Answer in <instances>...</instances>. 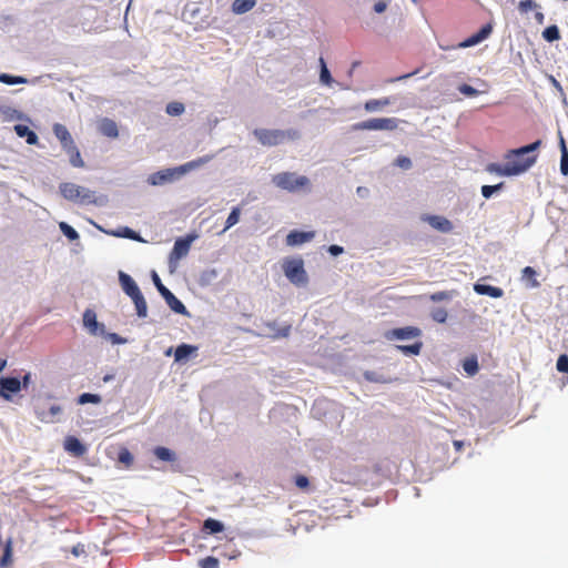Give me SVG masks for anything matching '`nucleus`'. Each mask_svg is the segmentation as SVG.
Listing matches in <instances>:
<instances>
[{
	"label": "nucleus",
	"mask_w": 568,
	"mask_h": 568,
	"mask_svg": "<svg viewBox=\"0 0 568 568\" xmlns=\"http://www.w3.org/2000/svg\"><path fill=\"white\" fill-rule=\"evenodd\" d=\"M99 131L104 136L115 139L119 135V130L116 123L108 118H104L99 123Z\"/></svg>",
	"instance_id": "nucleus-19"
},
{
	"label": "nucleus",
	"mask_w": 568,
	"mask_h": 568,
	"mask_svg": "<svg viewBox=\"0 0 568 568\" xmlns=\"http://www.w3.org/2000/svg\"><path fill=\"white\" fill-rule=\"evenodd\" d=\"M458 91L467 97H476L478 94V90L473 88L471 85L469 84H460L458 87Z\"/></svg>",
	"instance_id": "nucleus-48"
},
{
	"label": "nucleus",
	"mask_w": 568,
	"mask_h": 568,
	"mask_svg": "<svg viewBox=\"0 0 568 568\" xmlns=\"http://www.w3.org/2000/svg\"><path fill=\"white\" fill-rule=\"evenodd\" d=\"M559 146H560V172L562 175H568V150L566 146L565 138L559 133Z\"/></svg>",
	"instance_id": "nucleus-24"
},
{
	"label": "nucleus",
	"mask_w": 568,
	"mask_h": 568,
	"mask_svg": "<svg viewBox=\"0 0 568 568\" xmlns=\"http://www.w3.org/2000/svg\"><path fill=\"white\" fill-rule=\"evenodd\" d=\"M542 18H544L542 13H537V19H542Z\"/></svg>",
	"instance_id": "nucleus-62"
},
{
	"label": "nucleus",
	"mask_w": 568,
	"mask_h": 568,
	"mask_svg": "<svg viewBox=\"0 0 568 568\" xmlns=\"http://www.w3.org/2000/svg\"><path fill=\"white\" fill-rule=\"evenodd\" d=\"M69 155V161L74 168H84V161L75 143L63 150Z\"/></svg>",
	"instance_id": "nucleus-23"
},
{
	"label": "nucleus",
	"mask_w": 568,
	"mask_h": 568,
	"mask_svg": "<svg viewBox=\"0 0 568 568\" xmlns=\"http://www.w3.org/2000/svg\"><path fill=\"white\" fill-rule=\"evenodd\" d=\"M422 336V329L416 326H405L389 329L385 333V338L388 341L395 339H412L419 338Z\"/></svg>",
	"instance_id": "nucleus-10"
},
{
	"label": "nucleus",
	"mask_w": 568,
	"mask_h": 568,
	"mask_svg": "<svg viewBox=\"0 0 568 568\" xmlns=\"http://www.w3.org/2000/svg\"><path fill=\"white\" fill-rule=\"evenodd\" d=\"M119 280L122 290L132 298L138 316L145 317L148 314V305L134 280L123 272H120Z\"/></svg>",
	"instance_id": "nucleus-2"
},
{
	"label": "nucleus",
	"mask_w": 568,
	"mask_h": 568,
	"mask_svg": "<svg viewBox=\"0 0 568 568\" xmlns=\"http://www.w3.org/2000/svg\"><path fill=\"white\" fill-rule=\"evenodd\" d=\"M541 144L540 140H537L536 142L521 146L519 149L510 150L506 154V160L508 163H525L527 160L532 159L534 164L536 163L537 155H528L529 153L536 151Z\"/></svg>",
	"instance_id": "nucleus-9"
},
{
	"label": "nucleus",
	"mask_w": 568,
	"mask_h": 568,
	"mask_svg": "<svg viewBox=\"0 0 568 568\" xmlns=\"http://www.w3.org/2000/svg\"><path fill=\"white\" fill-rule=\"evenodd\" d=\"M491 32H493V26H491V23H487V24L483 26L479 29V31H477L476 33H474L473 36L468 37L463 42H460L458 44V48L474 47V45L480 43L481 41L486 40L491 34Z\"/></svg>",
	"instance_id": "nucleus-13"
},
{
	"label": "nucleus",
	"mask_w": 568,
	"mask_h": 568,
	"mask_svg": "<svg viewBox=\"0 0 568 568\" xmlns=\"http://www.w3.org/2000/svg\"><path fill=\"white\" fill-rule=\"evenodd\" d=\"M59 190L61 195L71 202L80 204H94L97 202L93 191L80 186L75 183L63 182L59 185Z\"/></svg>",
	"instance_id": "nucleus-3"
},
{
	"label": "nucleus",
	"mask_w": 568,
	"mask_h": 568,
	"mask_svg": "<svg viewBox=\"0 0 568 568\" xmlns=\"http://www.w3.org/2000/svg\"><path fill=\"white\" fill-rule=\"evenodd\" d=\"M357 65H358V62H354V63H353L352 69H351V71H349V74H352L353 70H354L355 68H357Z\"/></svg>",
	"instance_id": "nucleus-61"
},
{
	"label": "nucleus",
	"mask_w": 568,
	"mask_h": 568,
	"mask_svg": "<svg viewBox=\"0 0 568 568\" xmlns=\"http://www.w3.org/2000/svg\"><path fill=\"white\" fill-rule=\"evenodd\" d=\"M14 131L19 138H26L28 144H37L38 135L24 124L14 125Z\"/></svg>",
	"instance_id": "nucleus-22"
},
{
	"label": "nucleus",
	"mask_w": 568,
	"mask_h": 568,
	"mask_svg": "<svg viewBox=\"0 0 568 568\" xmlns=\"http://www.w3.org/2000/svg\"><path fill=\"white\" fill-rule=\"evenodd\" d=\"M556 366L560 373H568V355H560Z\"/></svg>",
	"instance_id": "nucleus-49"
},
{
	"label": "nucleus",
	"mask_w": 568,
	"mask_h": 568,
	"mask_svg": "<svg viewBox=\"0 0 568 568\" xmlns=\"http://www.w3.org/2000/svg\"><path fill=\"white\" fill-rule=\"evenodd\" d=\"M116 236H123L134 241H141L140 235L130 227H123L121 231L113 233Z\"/></svg>",
	"instance_id": "nucleus-45"
},
{
	"label": "nucleus",
	"mask_w": 568,
	"mask_h": 568,
	"mask_svg": "<svg viewBox=\"0 0 568 568\" xmlns=\"http://www.w3.org/2000/svg\"><path fill=\"white\" fill-rule=\"evenodd\" d=\"M415 73L416 72H412V73H407V74L400 75V77L394 79L393 81H400V80L407 79V78L412 77Z\"/></svg>",
	"instance_id": "nucleus-58"
},
{
	"label": "nucleus",
	"mask_w": 568,
	"mask_h": 568,
	"mask_svg": "<svg viewBox=\"0 0 568 568\" xmlns=\"http://www.w3.org/2000/svg\"><path fill=\"white\" fill-rule=\"evenodd\" d=\"M343 251H344V250H343V247H342V246H338V245H331V246L328 247V252H329L332 255H334V256H337V255L342 254V253H343Z\"/></svg>",
	"instance_id": "nucleus-56"
},
{
	"label": "nucleus",
	"mask_w": 568,
	"mask_h": 568,
	"mask_svg": "<svg viewBox=\"0 0 568 568\" xmlns=\"http://www.w3.org/2000/svg\"><path fill=\"white\" fill-rule=\"evenodd\" d=\"M239 556H241V552L235 554V556H232L231 558L235 559V557H239Z\"/></svg>",
	"instance_id": "nucleus-64"
},
{
	"label": "nucleus",
	"mask_w": 568,
	"mask_h": 568,
	"mask_svg": "<svg viewBox=\"0 0 568 568\" xmlns=\"http://www.w3.org/2000/svg\"><path fill=\"white\" fill-rule=\"evenodd\" d=\"M31 382V374L27 373L21 381V388H27Z\"/></svg>",
	"instance_id": "nucleus-57"
},
{
	"label": "nucleus",
	"mask_w": 568,
	"mask_h": 568,
	"mask_svg": "<svg viewBox=\"0 0 568 568\" xmlns=\"http://www.w3.org/2000/svg\"><path fill=\"white\" fill-rule=\"evenodd\" d=\"M396 164L404 170H408L412 168V161L407 156H398L396 159Z\"/></svg>",
	"instance_id": "nucleus-52"
},
{
	"label": "nucleus",
	"mask_w": 568,
	"mask_h": 568,
	"mask_svg": "<svg viewBox=\"0 0 568 568\" xmlns=\"http://www.w3.org/2000/svg\"><path fill=\"white\" fill-rule=\"evenodd\" d=\"M78 403L81 405L88 404V403L99 404V403H101V397H100V395H97V394L83 393L79 396Z\"/></svg>",
	"instance_id": "nucleus-42"
},
{
	"label": "nucleus",
	"mask_w": 568,
	"mask_h": 568,
	"mask_svg": "<svg viewBox=\"0 0 568 568\" xmlns=\"http://www.w3.org/2000/svg\"><path fill=\"white\" fill-rule=\"evenodd\" d=\"M0 82L9 85L26 83L27 79L22 77H16L8 73L0 74Z\"/></svg>",
	"instance_id": "nucleus-37"
},
{
	"label": "nucleus",
	"mask_w": 568,
	"mask_h": 568,
	"mask_svg": "<svg viewBox=\"0 0 568 568\" xmlns=\"http://www.w3.org/2000/svg\"><path fill=\"white\" fill-rule=\"evenodd\" d=\"M503 186V182L496 185H484L481 186V194L485 199H489L496 191L500 190Z\"/></svg>",
	"instance_id": "nucleus-46"
},
{
	"label": "nucleus",
	"mask_w": 568,
	"mask_h": 568,
	"mask_svg": "<svg viewBox=\"0 0 568 568\" xmlns=\"http://www.w3.org/2000/svg\"><path fill=\"white\" fill-rule=\"evenodd\" d=\"M196 351L195 346L187 345V344H181L176 347L174 356L175 361H182L185 359L187 356H190L192 353Z\"/></svg>",
	"instance_id": "nucleus-32"
},
{
	"label": "nucleus",
	"mask_w": 568,
	"mask_h": 568,
	"mask_svg": "<svg viewBox=\"0 0 568 568\" xmlns=\"http://www.w3.org/2000/svg\"><path fill=\"white\" fill-rule=\"evenodd\" d=\"M294 481H295V485H296L300 489H302V490H306V489H308V487H310V480H308V478H307L306 476H304V475H297V476L295 477Z\"/></svg>",
	"instance_id": "nucleus-51"
},
{
	"label": "nucleus",
	"mask_w": 568,
	"mask_h": 568,
	"mask_svg": "<svg viewBox=\"0 0 568 568\" xmlns=\"http://www.w3.org/2000/svg\"><path fill=\"white\" fill-rule=\"evenodd\" d=\"M195 237V235H187L186 237L178 239L170 254V258L180 260L185 256L189 253L191 244Z\"/></svg>",
	"instance_id": "nucleus-14"
},
{
	"label": "nucleus",
	"mask_w": 568,
	"mask_h": 568,
	"mask_svg": "<svg viewBox=\"0 0 568 568\" xmlns=\"http://www.w3.org/2000/svg\"><path fill=\"white\" fill-rule=\"evenodd\" d=\"M184 104L181 102H170L166 105V113L172 116L181 115L184 112Z\"/></svg>",
	"instance_id": "nucleus-39"
},
{
	"label": "nucleus",
	"mask_w": 568,
	"mask_h": 568,
	"mask_svg": "<svg viewBox=\"0 0 568 568\" xmlns=\"http://www.w3.org/2000/svg\"><path fill=\"white\" fill-rule=\"evenodd\" d=\"M537 272L531 266H526L521 271V278L529 282L532 288L539 287L540 283L536 278Z\"/></svg>",
	"instance_id": "nucleus-30"
},
{
	"label": "nucleus",
	"mask_w": 568,
	"mask_h": 568,
	"mask_svg": "<svg viewBox=\"0 0 568 568\" xmlns=\"http://www.w3.org/2000/svg\"><path fill=\"white\" fill-rule=\"evenodd\" d=\"M423 348V342L417 339L409 345H396V349L404 355H419Z\"/></svg>",
	"instance_id": "nucleus-26"
},
{
	"label": "nucleus",
	"mask_w": 568,
	"mask_h": 568,
	"mask_svg": "<svg viewBox=\"0 0 568 568\" xmlns=\"http://www.w3.org/2000/svg\"><path fill=\"white\" fill-rule=\"evenodd\" d=\"M392 102L393 100L389 97H385L382 99H371L365 102L364 109L367 112H376L388 106Z\"/></svg>",
	"instance_id": "nucleus-20"
},
{
	"label": "nucleus",
	"mask_w": 568,
	"mask_h": 568,
	"mask_svg": "<svg viewBox=\"0 0 568 568\" xmlns=\"http://www.w3.org/2000/svg\"><path fill=\"white\" fill-rule=\"evenodd\" d=\"M183 173L181 170H179V166L172 168V169H165L158 171L153 174H151L148 179V182L151 185H162L166 182H171L180 176H182Z\"/></svg>",
	"instance_id": "nucleus-11"
},
{
	"label": "nucleus",
	"mask_w": 568,
	"mask_h": 568,
	"mask_svg": "<svg viewBox=\"0 0 568 568\" xmlns=\"http://www.w3.org/2000/svg\"><path fill=\"white\" fill-rule=\"evenodd\" d=\"M83 323L87 327L91 328L92 332H95L98 326L95 313L91 310L85 311L83 314Z\"/></svg>",
	"instance_id": "nucleus-36"
},
{
	"label": "nucleus",
	"mask_w": 568,
	"mask_h": 568,
	"mask_svg": "<svg viewBox=\"0 0 568 568\" xmlns=\"http://www.w3.org/2000/svg\"><path fill=\"white\" fill-rule=\"evenodd\" d=\"M536 7L537 4L532 0H521L518 4V9L521 13H527Z\"/></svg>",
	"instance_id": "nucleus-47"
},
{
	"label": "nucleus",
	"mask_w": 568,
	"mask_h": 568,
	"mask_svg": "<svg viewBox=\"0 0 568 568\" xmlns=\"http://www.w3.org/2000/svg\"><path fill=\"white\" fill-rule=\"evenodd\" d=\"M257 141L265 146H275L283 143L285 140H295L300 136L298 131L290 130H270V129H255L253 131Z\"/></svg>",
	"instance_id": "nucleus-1"
},
{
	"label": "nucleus",
	"mask_w": 568,
	"mask_h": 568,
	"mask_svg": "<svg viewBox=\"0 0 568 568\" xmlns=\"http://www.w3.org/2000/svg\"><path fill=\"white\" fill-rule=\"evenodd\" d=\"M542 37L548 42H554L556 40H559L560 39V32H559L558 27L555 26V24L547 27L542 31Z\"/></svg>",
	"instance_id": "nucleus-35"
},
{
	"label": "nucleus",
	"mask_w": 568,
	"mask_h": 568,
	"mask_svg": "<svg viewBox=\"0 0 568 568\" xmlns=\"http://www.w3.org/2000/svg\"><path fill=\"white\" fill-rule=\"evenodd\" d=\"M285 276L295 285H304L307 282V275L304 270L302 258H288L283 264Z\"/></svg>",
	"instance_id": "nucleus-6"
},
{
	"label": "nucleus",
	"mask_w": 568,
	"mask_h": 568,
	"mask_svg": "<svg viewBox=\"0 0 568 568\" xmlns=\"http://www.w3.org/2000/svg\"><path fill=\"white\" fill-rule=\"evenodd\" d=\"M53 133L55 138L60 141L63 150L74 144V141L65 125L55 123L53 125Z\"/></svg>",
	"instance_id": "nucleus-15"
},
{
	"label": "nucleus",
	"mask_w": 568,
	"mask_h": 568,
	"mask_svg": "<svg viewBox=\"0 0 568 568\" xmlns=\"http://www.w3.org/2000/svg\"><path fill=\"white\" fill-rule=\"evenodd\" d=\"M111 379H113V375H105V376L103 377V382H104V383H108V382H110Z\"/></svg>",
	"instance_id": "nucleus-60"
},
{
	"label": "nucleus",
	"mask_w": 568,
	"mask_h": 568,
	"mask_svg": "<svg viewBox=\"0 0 568 568\" xmlns=\"http://www.w3.org/2000/svg\"><path fill=\"white\" fill-rule=\"evenodd\" d=\"M320 63H321V74H320L321 82L326 85H331L333 82V78H332L323 58H320Z\"/></svg>",
	"instance_id": "nucleus-38"
},
{
	"label": "nucleus",
	"mask_w": 568,
	"mask_h": 568,
	"mask_svg": "<svg viewBox=\"0 0 568 568\" xmlns=\"http://www.w3.org/2000/svg\"><path fill=\"white\" fill-rule=\"evenodd\" d=\"M534 165V160H527L525 163H508L504 165L497 163H490L487 165V171L504 176L518 175Z\"/></svg>",
	"instance_id": "nucleus-7"
},
{
	"label": "nucleus",
	"mask_w": 568,
	"mask_h": 568,
	"mask_svg": "<svg viewBox=\"0 0 568 568\" xmlns=\"http://www.w3.org/2000/svg\"><path fill=\"white\" fill-rule=\"evenodd\" d=\"M154 455L156 456V458H159L160 460H163V462H174L175 460V454L171 449L163 447V446L155 447Z\"/></svg>",
	"instance_id": "nucleus-33"
},
{
	"label": "nucleus",
	"mask_w": 568,
	"mask_h": 568,
	"mask_svg": "<svg viewBox=\"0 0 568 568\" xmlns=\"http://www.w3.org/2000/svg\"><path fill=\"white\" fill-rule=\"evenodd\" d=\"M152 278L159 293L164 297L170 308L178 314H186V307L184 304L166 286L163 285L161 278L155 272H153Z\"/></svg>",
	"instance_id": "nucleus-8"
},
{
	"label": "nucleus",
	"mask_w": 568,
	"mask_h": 568,
	"mask_svg": "<svg viewBox=\"0 0 568 568\" xmlns=\"http://www.w3.org/2000/svg\"><path fill=\"white\" fill-rule=\"evenodd\" d=\"M425 221H427L432 227H434L440 232H444V233H448L453 230L452 222L444 216L427 215L425 217Z\"/></svg>",
	"instance_id": "nucleus-18"
},
{
	"label": "nucleus",
	"mask_w": 568,
	"mask_h": 568,
	"mask_svg": "<svg viewBox=\"0 0 568 568\" xmlns=\"http://www.w3.org/2000/svg\"><path fill=\"white\" fill-rule=\"evenodd\" d=\"M240 214H241L240 207H234L231 211V213L229 214V216L226 219L225 227H224L223 232L229 230V229H231L232 226H234L239 222Z\"/></svg>",
	"instance_id": "nucleus-40"
},
{
	"label": "nucleus",
	"mask_w": 568,
	"mask_h": 568,
	"mask_svg": "<svg viewBox=\"0 0 568 568\" xmlns=\"http://www.w3.org/2000/svg\"><path fill=\"white\" fill-rule=\"evenodd\" d=\"M64 449L75 457H81L85 454V446L74 436H68L64 440Z\"/></svg>",
	"instance_id": "nucleus-16"
},
{
	"label": "nucleus",
	"mask_w": 568,
	"mask_h": 568,
	"mask_svg": "<svg viewBox=\"0 0 568 568\" xmlns=\"http://www.w3.org/2000/svg\"><path fill=\"white\" fill-rule=\"evenodd\" d=\"M212 155H204V156H201V158H197L193 161H190L185 164H182L179 166V170H181V172L183 174L190 172L191 170H194V169H197L204 164H206L207 162H210L212 160Z\"/></svg>",
	"instance_id": "nucleus-25"
},
{
	"label": "nucleus",
	"mask_w": 568,
	"mask_h": 568,
	"mask_svg": "<svg viewBox=\"0 0 568 568\" xmlns=\"http://www.w3.org/2000/svg\"><path fill=\"white\" fill-rule=\"evenodd\" d=\"M314 235V232L291 231L286 236V244L288 246L301 245L311 241Z\"/></svg>",
	"instance_id": "nucleus-17"
},
{
	"label": "nucleus",
	"mask_w": 568,
	"mask_h": 568,
	"mask_svg": "<svg viewBox=\"0 0 568 568\" xmlns=\"http://www.w3.org/2000/svg\"><path fill=\"white\" fill-rule=\"evenodd\" d=\"M255 3V0H234L232 4V10L237 14H242L252 10Z\"/></svg>",
	"instance_id": "nucleus-28"
},
{
	"label": "nucleus",
	"mask_w": 568,
	"mask_h": 568,
	"mask_svg": "<svg viewBox=\"0 0 568 568\" xmlns=\"http://www.w3.org/2000/svg\"><path fill=\"white\" fill-rule=\"evenodd\" d=\"M6 364H7V361L3 358H0V372L4 368Z\"/></svg>",
	"instance_id": "nucleus-59"
},
{
	"label": "nucleus",
	"mask_w": 568,
	"mask_h": 568,
	"mask_svg": "<svg viewBox=\"0 0 568 568\" xmlns=\"http://www.w3.org/2000/svg\"><path fill=\"white\" fill-rule=\"evenodd\" d=\"M118 460L121 464H124L126 467H130L133 463V455L125 447L121 448L118 454Z\"/></svg>",
	"instance_id": "nucleus-41"
},
{
	"label": "nucleus",
	"mask_w": 568,
	"mask_h": 568,
	"mask_svg": "<svg viewBox=\"0 0 568 568\" xmlns=\"http://www.w3.org/2000/svg\"><path fill=\"white\" fill-rule=\"evenodd\" d=\"M474 290L476 293H478L480 295H488L494 298H499L504 294V292L500 287L486 285V284H475Z\"/></svg>",
	"instance_id": "nucleus-21"
},
{
	"label": "nucleus",
	"mask_w": 568,
	"mask_h": 568,
	"mask_svg": "<svg viewBox=\"0 0 568 568\" xmlns=\"http://www.w3.org/2000/svg\"><path fill=\"white\" fill-rule=\"evenodd\" d=\"M203 530L207 534L222 532L224 530V525L214 518H207L203 523Z\"/></svg>",
	"instance_id": "nucleus-29"
},
{
	"label": "nucleus",
	"mask_w": 568,
	"mask_h": 568,
	"mask_svg": "<svg viewBox=\"0 0 568 568\" xmlns=\"http://www.w3.org/2000/svg\"><path fill=\"white\" fill-rule=\"evenodd\" d=\"M11 564H12V540L8 539L4 545L3 555L0 558V567L7 568Z\"/></svg>",
	"instance_id": "nucleus-31"
},
{
	"label": "nucleus",
	"mask_w": 568,
	"mask_h": 568,
	"mask_svg": "<svg viewBox=\"0 0 568 568\" xmlns=\"http://www.w3.org/2000/svg\"><path fill=\"white\" fill-rule=\"evenodd\" d=\"M60 230L61 232L70 240V241H74V240H78L79 239V234L78 232L72 227L70 226L69 224H67L65 222H61L60 223Z\"/></svg>",
	"instance_id": "nucleus-43"
},
{
	"label": "nucleus",
	"mask_w": 568,
	"mask_h": 568,
	"mask_svg": "<svg viewBox=\"0 0 568 568\" xmlns=\"http://www.w3.org/2000/svg\"><path fill=\"white\" fill-rule=\"evenodd\" d=\"M272 182L275 186L288 192H296L308 187L310 180L304 175H297L292 172H282L273 175Z\"/></svg>",
	"instance_id": "nucleus-4"
},
{
	"label": "nucleus",
	"mask_w": 568,
	"mask_h": 568,
	"mask_svg": "<svg viewBox=\"0 0 568 568\" xmlns=\"http://www.w3.org/2000/svg\"><path fill=\"white\" fill-rule=\"evenodd\" d=\"M388 1L389 0H378L375 4H374V11L376 13H383L387 6H388Z\"/></svg>",
	"instance_id": "nucleus-55"
},
{
	"label": "nucleus",
	"mask_w": 568,
	"mask_h": 568,
	"mask_svg": "<svg viewBox=\"0 0 568 568\" xmlns=\"http://www.w3.org/2000/svg\"><path fill=\"white\" fill-rule=\"evenodd\" d=\"M21 390V381L17 377H2L0 379V396L7 400L11 399V394Z\"/></svg>",
	"instance_id": "nucleus-12"
},
{
	"label": "nucleus",
	"mask_w": 568,
	"mask_h": 568,
	"mask_svg": "<svg viewBox=\"0 0 568 568\" xmlns=\"http://www.w3.org/2000/svg\"><path fill=\"white\" fill-rule=\"evenodd\" d=\"M450 297L449 293L446 292V291H440V292H436L434 294L430 295V300L433 302H440V301H445V300H448Z\"/></svg>",
	"instance_id": "nucleus-53"
},
{
	"label": "nucleus",
	"mask_w": 568,
	"mask_h": 568,
	"mask_svg": "<svg viewBox=\"0 0 568 568\" xmlns=\"http://www.w3.org/2000/svg\"><path fill=\"white\" fill-rule=\"evenodd\" d=\"M62 412V408L59 405H52L48 412L44 410H38V417L40 420L50 423L53 422L55 416L60 415Z\"/></svg>",
	"instance_id": "nucleus-27"
},
{
	"label": "nucleus",
	"mask_w": 568,
	"mask_h": 568,
	"mask_svg": "<svg viewBox=\"0 0 568 568\" xmlns=\"http://www.w3.org/2000/svg\"><path fill=\"white\" fill-rule=\"evenodd\" d=\"M398 128V120L395 118H374L357 122L352 125L353 131H394Z\"/></svg>",
	"instance_id": "nucleus-5"
},
{
	"label": "nucleus",
	"mask_w": 568,
	"mask_h": 568,
	"mask_svg": "<svg viewBox=\"0 0 568 568\" xmlns=\"http://www.w3.org/2000/svg\"><path fill=\"white\" fill-rule=\"evenodd\" d=\"M239 556H241V552L235 554V556H232L231 558L235 559V557H239Z\"/></svg>",
	"instance_id": "nucleus-63"
},
{
	"label": "nucleus",
	"mask_w": 568,
	"mask_h": 568,
	"mask_svg": "<svg viewBox=\"0 0 568 568\" xmlns=\"http://www.w3.org/2000/svg\"><path fill=\"white\" fill-rule=\"evenodd\" d=\"M463 368L468 375H470V376L476 375L479 369L477 357L476 356L467 357L463 363Z\"/></svg>",
	"instance_id": "nucleus-34"
},
{
	"label": "nucleus",
	"mask_w": 568,
	"mask_h": 568,
	"mask_svg": "<svg viewBox=\"0 0 568 568\" xmlns=\"http://www.w3.org/2000/svg\"><path fill=\"white\" fill-rule=\"evenodd\" d=\"M291 332V325L283 326L276 331L273 338L287 337Z\"/></svg>",
	"instance_id": "nucleus-54"
},
{
	"label": "nucleus",
	"mask_w": 568,
	"mask_h": 568,
	"mask_svg": "<svg viewBox=\"0 0 568 568\" xmlns=\"http://www.w3.org/2000/svg\"><path fill=\"white\" fill-rule=\"evenodd\" d=\"M200 568H220V561L213 556H207L199 561Z\"/></svg>",
	"instance_id": "nucleus-44"
},
{
	"label": "nucleus",
	"mask_w": 568,
	"mask_h": 568,
	"mask_svg": "<svg viewBox=\"0 0 568 568\" xmlns=\"http://www.w3.org/2000/svg\"><path fill=\"white\" fill-rule=\"evenodd\" d=\"M432 317L434 321L438 322V323H444L447 318V312L445 308H436L435 311H433L432 313Z\"/></svg>",
	"instance_id": "nucleus-50"
}]
</instances>
